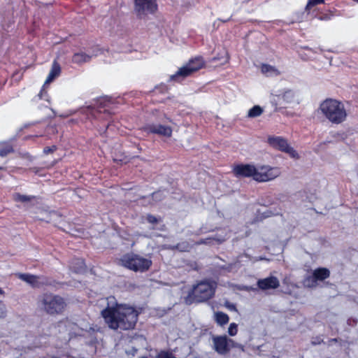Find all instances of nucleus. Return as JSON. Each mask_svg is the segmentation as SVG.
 <instances>
[{
	"label": "nucleus",
	"mask_w": 358,
	"mask_h": 358,
	"mask_svg": "<svg viewBox=\"0 0 358 358\" xmlns=\"http://www.w3.org/2000/svg\"><path fill=\"white\" fill-rule=\"evenodd\" d=\"M204 61L201 57H196L189 61L178 71L170 77L171 80L180 81L185 78L189 76L192 73L199 71L204 66Z\"/></svg>",
	"instance_id": "9"
},
{
	"label": "nucleus",
	"mask_w": 358,
	"mask_h": 358,
	"mask_svg": "<svg viewBox=\"0 0 358 358\" xmlns=\"http://www.w3.org/2000/svg\"><path fill=\"white\" fill-rule=\"evenodd\" d=\"M257 166L250 164H240L234 166L233 173L237 178H252L255 180Z\"/></svg>",
	"instance_id": "12"
},
{
	"label": "nucleus",
	"mask_w": 358,
	"mask_h": 358,
	"mask_svg": "<svg viewBox=\"0 0 358 358\" xmlns=\"http://www.w3.org/2000/svg\"><path fill=\"white\" fill-rule=\"evenodd\" d=\"M134 3L138 15L153 13L157 8L156 0H134Z\"/></svg>",
	"instance_id": "13"
},
{
	"label": "nucleus",
	"mask_w": 358,
	"mask_h": 358,
	"mask_svg": "<svg viewBox=\"0 0 358 358\" xmlns=\"http://www.w3.org/2000/svg\"><path fill=\"white\" fill-rule=\"evenodd\" d=\"M204 231H203L202 229H200L199 231L196 234V235H200L201 234L203 233Z\"/></svg>",
	"instance_id": "42"
},
{
	"label": "nucleus",
	"mask_w": 358,
	"mask_h": 358,
	"mask_svg": "<svg viewBox=\"0 0 358 358\" xmlns=\"http://www.w3.org/2000/svg\"><path fill=\"white\" fill-rule=\"evenodd\" d=\"M263 113L262 108L259 106H255L248 111V116L249 117H257L260 116Z\"/></svg>",
	"instance_id": "27"
},
{
	"label": "nucleus",
	"mask_w": 358,
	"mask_h": 358,
	"mask_svg": "<svg viewBox=\"0 0 358 358\" xmlns=\"http://www.w3.org/2000/svg\"><path fill=\"white\" fill-rule=\"evenodd\" d=\"M92 56L90 54L83 52L75 53L72 57L73 63L82 64L91 60Z\"/></svg>",
	"instance_id": "21"
},
{
	"label": "nucleus",
	"mask_w": 358,
	"mask_h": 358,
	"mask_svg": "<svg viewBox=\"0 0 358 358\" xmlns=\"http://www.w3.org/2000/svg\"><path fill=\"white\" fill-rule=\"evenodd\" d=\"M320 20H323V17H320ZM324 19H327V17H324Z\"/></svg>",
	"instance_id": "46"
},
{
	"label": "nucleus",
	"mask_w": 358,
	"mask_h": 358,
	"mask_svg": "<svg viewBox=\"0 0 358 358\" xmlns=\"http://www.w3.org/2000/svg\"><path fill=\"white\" fill-rule=\"evenodd\" d=\"M261 71L266 76H277L280 75V71L275 66L266 64H262Z\"/></svg>",
	"instance_id": "22"
},
{
	"label": "nucleus",
	"mask_w": 358,
	"mask_h": 358,
	"mask_svg": "<svg viewBox=\"0 0 358 358\" xmlns=\"http://www.w3.org/2000/svg\"><path fill=\"white\" fill-rule=\"evenodd\" d=\"M6 315V308L4 304L0 303V317H5Z\"/></svg>",
	"instance_id": "37"
},
{
	"label": "nucleus",
	"mask_w": 358,
	"mask_h": 358,
	"mask_svg": "<svg viewBox=\"0 0 358 358\" xmlns=\"http://www.w3.org/2000/svg\"><path fill=\"white\" fill-rule=\"evenodd\" d=\"M101 316L110 329L127 331L134 329L138 312L132 306L116 303L101 310Z\"/></svg>",
	"instance_id": "1"
},
{
	"label": "nucleus",
	"mask_w": 358,
	"mask_h": 358,
	"mask_svg": "<svg viewBox=\"0 0 358 358\" xmlns=\"http://www.w3.org/2000/svg\"><path fill=\"white\" fill-rule=\"evenodd\" d=\"M213 349L220 355H227L232 348L243 350V345L229 338L226 335L213 336L212 337Z\"/></svg>",
	"instance_id": "8"
},
{
	"label": "nucleus",
	"mask_w": 358,
	"mask_h": 358,
	"mask_svg": "<svg viewBox=\"0 0 358 358\" xmlns=\"http://www.w3.org/2000/svg\"><path fill=\"white\" fill-rule=\"evenodd\" d=\"M317 279L313 274L312 275H308L303 280V285L307 287H314L317 285Z\"/></svg>",
	"instance_id": "28"
},
{
	"label": "nucleus",
	"mask_w": 358,
	"mask_h": 358,
	"mask_svg": "<svg viewBox=\"0 0 358 358\" xmlns=\"http://www.w3.org/2000/svg\"><path fill=\"white\" fill-rule=\"evenodd\" d=\"M259 260H262V259H264V258H263V257H259Z\"/></svg>",
	"instance_id": "45"
},
{
	"label": "nucleus",
	"mask_w": 358,
	"mask_h": 358,
	"mask_svg": "<svg viewBox=\"0 0 358 358\" xmlns=\"http://www.w3.org/2000/svg\"><path fill=\"white\" fill-rule=\"evenodd\" d=\"M146 219L150 224H156L158 222V219L152 215H148Z\"/></svg>",
	"instance_id": "36"
},
{
	"label": "nucleus",
	"mask_w": 358,
	"mask_h": 358,
	"mask_svg": "<svg viewBox=\"0 0 358 358\" xmlns=\"http://www.w3.org/2000/svg\"><path fill=\"white\" fill-rule=\"evenodd\" d=\"M273 99L272 103H275L277 105V101L280 99H282L285 103H292L296 101V92L290 89H283L278 90L271 93Z\"/></svg>",
	"instance_id": "14"
},
{
	"label": "nucleus",
	"mask_w": 358,
	"mask_h": 358,
	"mask_svg": "<svg viewBox=\"0 0 358 358\" xmlns=\"http://www.w3.org/2000/svg\"><path fill=\"white\" fill-rule=\"evenodd\" d=\"M322 342H323V339L320 336L313 338L311 341V343L313 345H319V344L322 343Z\"/></svg>",
	"instance_id": "38"
},
{
	"label": "nucleus",
	"mask_w": 358,
	"mask_h": 358,
	"mask_svg": "<svg viewBox=\"0 0 358 358\" xmlns=\"http://www.w3.org/2000/svg\"><path fill=\"white\" fill-rule=\"evenodd\" d=\"M103 52V49H101L99 46L96 45V46H94L93 48H92L91 50L89 51L88 54H90L92 58L93 57H96V56L102 54Z\"/></svg>",
	"instance_id": "31"
},
{
	"label": "nucleus",
	"mask_w": 358,
	"mask_h": 358,
	"mask_svg": "<svg viewBox=\"0 0 358 358\" xmlns=\"http://www.w3.org/2000/svg\"><path fill=\"white\" fill-rule=\"evenodd\" d=\"M58 328L59 331L66 332L69 340L76 336H85L87 334H91L96 331L94 327L90 325L86 324L80 327L69 320L60 322Z\"/></svg>",
	"instance_id": "7"
},
{
	"label": "nucleus",
	"mask_w": 358,
	"mask_h": 358,
	"mask_svg": "<svg viewBox=\"0 0 358 358\" xmlns=\"http://www.w3.org/2000/svg\"><path fill=\"white\" fill-rule=\"evenodd\" d=\"M33 198H34L33 196L20 194V193H15L13 194V199L15 201H20V202H22V203L29 201Z\"/></svg>",
	"instance_id": "29"
},
{
	"label": "nucleus",
	"mask_w": 358,
	"mask_h": 358,
	"mask_svg": "<svg viewBox=\"0 0 358 358\" xmlns=\"http://www.w3.org/2000/svg\"><path fill=\"white\" fill-rule=\"evenodd\" d=\"M191 248L192 247H191L190 244L187 241H184V242L178 243L177 245H171V246L169 247V248H170L171 250H178L180 252H187L191 249Z\"/></svg>",
	"instance_id": "26"
},
{
	"label": "nucleus",
	"mask_w": 358,
	"mask_h": 358,
	"mask_svg": "<svg viewBox=\"0 0 358 358\" xmlns=\"http://www.w3.org/2000/svg\"><path fill=\"white\" fill-rule=\"evenodd\" d=\"M120 261L123 266L135 272H145L152 265V261L150 259L134 254L124 255Z\"/></svg>",
	"instance_id": "6"
},
{
	"label": "nucleus",
	"mask_w": 358,
	"mask_h": 358,
	"mask_svg": "<svg viewBox=\"0 0 358 358\" xmlns=\"http://www.w3.org/2000/svg\"><path fill=\"white\" fill-rule=\"evenodd\" d=\"M39 306L50 315L61 314L66 306L64 298L59 295L45 293L40 296Z\"/></svg>",
	"instance_id": "4"
},
{
	"label": "nucleus",
	"mask_w": 358,
	"mask_h": 358,
	"mask_svg": "<svg viewBox=\"0 0 358 358\" xmlns=\"http://www.w3.org/2000/svg\"><path fill=\"white\" fill-rule=\"evenodd\" d=\"M56 150H57V146L56 145H52V146H50V147H45L43 149V153L45 154V155H48V154L53 152Z\"/></svg>",
	"instance_id": "35"
},
{
	"label": "nucleus",
	"mask_w": 358,
	"mask_h": 358,
	"mask_svg": "<svg viewBox=\"0 0 358 358\" xmlns=\"http://www.w3.org/2000/svg\"><path fill=\"white\" fill-rule=\"evenodd\" d=\"M110 127V124H108L106 129H108Z\"/></svg>",
	"instance_id": "43"
},
{
	"label": "nucleus",
	"mask_w": 358,
	"mask_h": 358,
	"mask_svg": "<svg viewBox=\"0 0 358 358\" xmlns=\"http://www.w3.org/2000/svg\"><path fill=\"white\" fill-rule=\"evenodd\" d=\"M226 238H227L226 235L221 236L220 234H216L212 237H208L206 238L201 239L198 242H196V245H201V244L210 245V244H212L214 241L216 242L217 243H221L224 242L226 240Z\"/></svg>",
	"instance_id": "19"
},
{
	"label": "nucleus",
	"mask_w": 358,
	"mask_h": 358,
	"mask_svg": "<svg viewBox=\"0 0 358 358\" xmlns=\"http://www.w3.org/2000/svg\"><path fill=\"white\" fill-rule=\"evenodd\" d=\"M143 130L148 134H155L159 136L170 137L172 134V129L169 126L159 124H149L143 127Z\"/></svg>",
	"instance_id": "15"
},
{
	"label": "nucleus",
	"mask_w": 358,
	"mask_h": 358,
	"mask_svg": "<svg viewBox=\"0 0 358 358\" xmlns=\"http://www.w3.org/2000/svg\"><path fill=\"white\" fill-rule=\"evenodd\" d=\"M215 320L218 325L224 326L229 322V317L223 312H217L215 313Z\"/></svg>",
	"instance_id": "25"
},
{
	"label": "nucleus",
	"mask_w": 358,
	"mask_h": 358,
	"mask_svg": "<svg viewBox=\"0 0 358 358\" xmlns=\"http://www.w3.org/2000/svg\"><path fill=\"white\" fill-rule=\"evenodd\" d=\"M258 288L262 290L278 288L280 285L278 279L275 276H269L257 281Z\"/></svg>",
	"instance_id": "17"
},
{
	"label": "nucleus",
	"mask_w": 358,
	"mask_h": 358,
	"mask_svg": "<svg viewBox=\"0 0 358 358\" xmlns=\"http://www.w3.org/2000/svg\"><path fill=\"white\" fill-rule=\"evenodd\" d=\"M157 358H176V357L171 352L162 350L158 353Z\"/></svg>",
	"instance_id": "33"
},
{
	"label": "nucleus",
	"mask_w": 358,
	"mask_h": 358,
	"mask_svg": "<svg viewBox=\"0 0 358 358\" xmlns=\"http://www.w3.org/2000/svg\"><path fill=\"white\" fill-rule=\"evenodd\" d=\"M280 173V170L278 167L268 165L257 166L255 180L259 182L270 181L278 177Z\"/></svg>",
	"instance_id": "11"
},
{
	"label": "nucleus",
	"mask_w": 358,
	"mask_h": 358,
	"mask_svg": "<svg viewBox=\"0 0 358 358\" xmlns=\"http://www.w3.org/2000/svg\"><path fill=\"white\" fill-rule=\"evenodd\" d=\"M19 278L22 280L23 281L30 284L33 287L38 286V280L41 279L39 276L34 275L27 273H19Z\"/></svg>",
	"instance_id": "20"
},
{
	"label": "nucleus",
	"mask_w": 358,
	"mask_h": 358,
	"mask_svg": "<svg viewBox=\"0 0 358 358\" xmlns=\"http://www.w3.org/2000/svg\"><path fill=\"white\" fill-rule=\"evenodd\" d=\"M61 72V67L59 64L56 62L54 61L51 70L45 81V83L43 86V88L38 94L41 99H44L48 101L45 96H46V92H45V87L47 85L50 84L56 77H57Z\"/></svg>",
	"instance_id": "16"
},
{
	"label": "nucleus",
	"mask_w": 358,
	"mask_h": 358,
	"mask_svg": "<svg viewBox=\"0 0 358 358\" xmlns=\"http://www.w3.org/2000/svg\"><path fill=\"white\" fill-rule=\"evenodd\" d=\"M217 282L214 280H201L193 286L191 292L185 298V303L191 304L194 302L201 303L211 299L215 292Z\"/></svg>",
	"instance_id": "2"
},
{
	"label": "nucleus",
	"mask_w": 358,
	"mask_h": 358,
	"mask_svg": "<svg viewBox=\"0 0 358 358\" xmlns=\"http://www.w3.org/2000/svg\"><path fill=\"white\" fill-rule=\"evenodd\" d=\"M239 289L241 290H244V291H247V292L256 291L257 289L255 287H251V286H247V285L241 286V287H239Z\"/></svg>",
	"instance_id": "39"
},
{
	"label": "nucleus",
	"mask_w": 358,
	"mask_h": 358,
	"mask_svg": "<svg viewBox=\"0 0 358 358\" xmlns=\"http://www.w3.org/2000/svg\"><path fill=\"white\" fill-rule=\"evenodd\" d=\"M320 110L332 124H341L345 120L347 117L343 103L336 99H327L320 103Z\"/></svg>",
	"instance_id": "3"
},
{
	"label": "nucleus",
	"mask_w": 358,
	"mask_h": 358,
	"mask_svg": "<svg viewBox=\"0 0 358 358\" xmlns=\"http://www.w3.org/2000/svg\"><path fill=\"white\" fill-rule=\"evenodd\" d=\"M164 197V193L162 191H157L152 194V199L155 201H162Z\"/></svg>",
	"instance_id": "34"
},
{
	"label": "nucleus",
	"mask_w": 358,
	"mask_h": 358,
	"mask_svg": "<svg viewBox=\"0 0 358 358\" xmlns=\"http://www.w3.org/2000/svg\"><path fill=\"white\" fill-rule=\"evenodd\" d=\"M229 308L231 309V310H236V307L234 304H231L230 306H229Z\"/></svg>",
	"instance_id": "41"
},
{
	"label": "nucleus",
	"mask_w": 358,
	"mask_h": 358,
	"mask_svg": "<svg viewBox=\"0 0 358 358\" xmlns=\"http://www.w3.org/2000/svg\"><path fill=\"white\" fill-rule=\"evenodd\" d=\"M278 214H280L279 211L272 212V211L268 210V211L264 213V217H270L271 215H278Z\"/></svg>",
	"instance_id": "40"
},
{
	"label": "nucleus",
	"mask_w": 358,
	"mask_h": 358,
	"mask_svg": "<svg viewBox=\"0 0 358 358\" xmlns=\"http://www.w3.org/2000/svg\"><path fill=\"white\" fill-rule=\"evenodd\" d=\"M14 151L12 141L0 143V156L6 157Z\"/></svg>",
	"instance_id": "23"
},
{
	"label": "nucleus",
	"mask_w": 358,
	"mask_h": 358,
	"mask_svg": "<svg viewBox=\"0 0 358 358\" xmlns=\"http://www.w3.org/2000/svg\"><path fill=\"white\" fill-rule=\"evenodd\" d=\"M268 143L273 148L288 154L293 159H299V155L292 147H291L287 141L281 136H269Z\"/></svg>",
	"instance_id": "10"
},
{
	"label": "nucleus",
	"mask_w": 358,
	"mask_h": 358,
	"mask_svg": "<svg viewBox=\"0 0 358 358\" xmlns=\"http://www.w3.org/2000/svg\"><path fill=\"white\" fill-rule=\"evenodd\" d=\"M333 341H335L336 342L337 341V339L336 338H334V339H332Z\"/></svg>",
	"instance_id": "44"
},
{
	"label": "nucleus",
	"mask_w": 358,
	"mask_h": 358,
	"mask_svg": "<svg viewBox=\"0 0 358 358\" xmlns=\"http://www.w3.org/2000/svg\"><path fill=\"white\" fill-rule=\"evenodd\" d=\"M70 269L76 273H81L85 271V264L82 259H73L69 264Z\"/></svg>",
	"instance_id": "18"
},
{
	"label": "nucleus",
	"mask_w": 358,
	"mask_h": 358,
	"mask_svg": "<svg viewBox=\"0 0 358 358\" xmlns=\"http://www.w3.org/2000/svg\"><path fill=\"white\" fill-rule=\"evenodd\" d=\"M350 322L351 320H348V323L350 324Z\"/></svg>",
	"instance_id": "47"
},
{
	"label": "nucleus",
	"mask_w": 358,
	"mask_h": 358,
	"mask_svg": "<svg viewBox=\"0 0 358 358\" xmlns=\"http://www.w3.org/2000/svg\"><path fill=\"white\" fill-rule=\"evenodd\" d=\"M114 101L112 98L108 96H103L99 98L95 103L94 106H89L80 109V113L86 116L87 119H101V117L102 113L105 115L108 113V109L110 108V106L113 103Z\"/></svg>",
	"instance_id": "5"
},
{
	"label": "nucleus",
	"mask_w": 358,
	"mask_h": 358,
	"mask_svg": "<svg viewBox=\"0 0 358 358\" xmlns=\"http://www.w3.org/2000/svg\"><path fill=\"white\" fill-rule=\"evenodd\" d=\"M313 274L317 280H324L329 277L330 272L326 268H318L314 270Z\"/></svg>",
	"instance_id": "24"
},
{
	"label": "nucleus",
	"mask_w": 358,
	"mask_h": 358,
	"mask_svg": "<svg viewBox=\"0 0 358 358\" xmlns=\"http://www.w3.org/2000/svg\"><path fill=\"white\" fill-rule=\"evenodd\" d=\"M324 3V0H308L306 6L305 10L306 11H309L311 8Z\"/></svg>",
	"instance_id": "30"
},
{
	"label": "nucleus",
	"mask_w": 358,
	"mask_h": 358,
	"mask_svg": "<svg viewBox=\"0 0 358 358\" xmlns=\"http://www.w3.org/2000/svg\"><path fill=\"white\" fill-rule=\"evenodd\" d=\"M227 332L230 336H236L238 333V325L234 322L231 323L228 328Z\"/></svg>",
	"instance_id": "32"
}]
</instances>
